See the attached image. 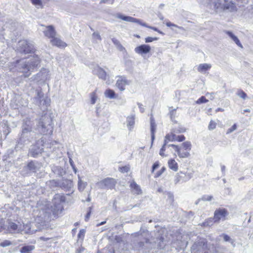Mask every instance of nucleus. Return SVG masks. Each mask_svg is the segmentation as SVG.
<instances>
[{
  "mask_svg": "<svg viewBox=\"0 0 253 253\" xmlns=\"http://www.w3.org/2000/svg\"><path fill=\"white\" fill-rule=\"evenodd\" d=\"M159 167V162H155L152 166V172H153Z\"/></svg>",
  "mask_w": 253,
  "mask_h": 253,
  "instance_id": "57",
  "label": "nucleus"
},
{
  "mask_svg": "<svg viewBox=\"0 0 253 253\" xmlns=\"http://www.w3.org/2000/svg\"><path fill=\"white\" fill-rule=\"evenodd\" d=\"M176 135L174 134H167L165 136V139L167 141L168 140L169 141H173L174 140H176Z\"/></svg>",
  "mask_w": 253,
  "mask_h": 253,
  "instance_id": "39",
  "label": "nucleus"
},
{
  "mask_svg": "<svg viewBox=\"0 0 253 253\" xmlns=\"http://www.w3.org/2000/svg\"><path fill=\"white\" fill-rule=\"evenodd\" d=\"M8 230L10 233H18L21 231L20 227H18V225L12 222H10L8 223Z\"/></svg>",
  "mask_w": 253,
  "mask_h": 253,
  "instance_id": "24",
  "label": "nucleus"
},
{
  "mask_svg": "<svg viewBox=\"0 0 253 253\" xmlns=\"http://www.w3.org/2000/svg\"><path fill=\"white\" fill-rule=\"evenodd\" d=\"M43 95L44 94L41 89H37L36 95L33 98V102L39 106L43 105L45 103Z\"/></svg>",
  "mask_w": 253,
  "mask_h": 253,
  "instance_id": "15",
  "label": "nucleus"
},
{
  "mask_svg": "<svg viewBox=\"0 0 253 253\" xmlns=\"http://www.w3.org/2000/svg\"><path fill=\"white\" fill-rule=\"evenodd\" d=\"M213 199V197L211 195H204L202 198V201H211Z\"/></svg>",
  "mask_w": 253,
  "mask_h": 253,
  "instance_id": "43",
  "label": "nucleus"
},
{
  "mask_svg": "<svg viewBox=\"0 0 253 253\" xmlns=\"http://www.w3.org/2000/svg\"><path fill=\"white\" fill-rule=\"evenodd\" d=\"M118 78L119 79L116 83V86L121 91H123L125 89V86L126 84H128L129 82L125 76H119Z\"/></svg>",
  "mask_w": 253,
  "mask_h": 253,
  "instance_id": "18",
  "label": "nucleus"
},
{
  "mask_svg": "<svg viewBox=\"0 0 253 253\" xmlns=\"http://www.w3.org/2000/svg\"><path fill=\"white\" fill-rule=\"evenodd\" d=\"M237 95L240 98H242L244 99H245L247 97V94L244 91L241 90L238 92Z\"/></svg>",
  "mask_w": 253,
  "mask_h": 253,
  "instance_id": "48",
  "label": "nucleus"
},
{
  "mask_svg": "<svg viewBox=\"0 0 253 253\" xmlns=\"http://www.w3.org/2000/svg\"><path fill=\"white\" fill-rule=\"evenodd\" d=\"M150 126H151V140L152 143L155 139V132L156 129V125L154 119L153 117L150 118Z\"/></svg>",
  "mask_w": 253,
  "mask_h": 253,
  "instance_id": "26",
  "label": "nucleus"
},
{
  "mask_svg": "<svg viewBox=\"0 0 253 253\" xmlns=\"http://www.w3.org/2000/svg\"><path fill=\"white\" fill-rule=\"evenodd\" d=\"M85 250L84 248L81 246L79 247L76 251V253H83Z\"/></svg>",
  "mask_w": 253,
  "mask_h": 253,
  "instance_id": "59",
  "label": "nucleus"
},
{
  "mask_svg": "<svg viewBox=\"0 0 253 253\" xmlns=\"http://www.w3.org/2000/svg\"><path fill=\"white\" fill-rule=\"evenodd\" d=\"M166 25L168 26V27H177L178 28V29H183V28L182 27H179V26H178L177 25L174 24H173L172 23H171L170 22H168L166 23Z\"/></svg>",
  "mask_w": 253,
  "mask_h": 253,
  "instance_id": "56",
  "label": "nucleus"
},
{
  "mask_svg": "<svg viewBox=\"0 0 253 253\" xmlns=\"http://www.w3.org/2000/svg\"><path fill=\"white\" fill-rule=\"evenodd\" d=\"M188 242L183 239L181 234H178L175 241L172 243V246L178 250H184L187 246Z\"/></svg>",
  "mask_w": 253,
  "mask_h": 253,
  "instance_id": "14",
  "label": "nucleus"
},
{
  "mask_svg": "<svg viewBox=\"0 0 253 253\" xmlns=\"http://www.w3.org/2000/svg\"><path fill=\"white\" fill-rule=\"evenodd\" d=\"M114 2V0H102L101 3H105L109 4H112Z\"/></svg>",
  "mask_w": 253,
  "mask_h": 253,
  "instance_id": "60",
  "label": "nucleus"
},
{
  "mask_svg": "<svg viewBox=\"0 0 253 253\" xmlns=\"http://www.w3.org/2000/svg\"><path fill=\"white\" fill-rule=\"evenodd\" d=\"M185 139V136L183 135H181L179 136H176V140L179 141V142H182L183 140H184Z\"/></svg>",
  "mask_w": 253,
  "mask_h": 253,
  "instance_id": "58",
  "label": "nucleus"
},
{
  "mask_svg": "<svg viewBox=\"0 0 253 253\" xmlns=\"http://www.w3.org/2000/svg\"><path fill=\"white\" fill-rule=\"evenodd\" d=\"M176 152L177 153L178 156L180 158H187L190 156L189 152H188L187 151L181 152V149L179 148L178 149V151H176Z\"/></svg>",
  "mask_w": 253,
  "mask_h": 253,
  "instance_id": "34",
  "label": "nucleus"
},
{
  "mask_svg": "<svg viewBox=\"0 0 253 253\" xmlns=\"http://www.w3.org/2000/svg\"><path fill=\"white\" fill-rule=\"evenodd\" d=\"M182 145L185 150L190 151L191 149V144L189 141L183 142Z\"/></svg>",
  "mask_w": 253,
  "mask_h": 253,
  "instance_id": "40",
  "label": "nucleus"
},
{
  "mask_svg": "<svg viewBox=\"0 0 253 253\" xmlns=\"http://www.w3.org/2000/svg\"><path fill=\"white\" fill-rule=\"evenodd\" d=\"M221 170L222 171V175L224 176L225 175L226 170V167L224 165H221Z\"/></svg>",
  "mask_w": 253,
  "mask_h": 253,
  "instance_id": "62",
  "label": "nucleus"
},
{
  "mask_svg": "<svg viewBox=\"0 0 253 253\" xmlns=\"http://www.w3.org/2000/svg\"><path fill=\"white\" fill-rule=\"evenodd\" d=\"M225 33L238 46L243 48V46L239 40L232 32L226 31Z\"/></svg>",
  "mask_w": 253,
  "mask_h": 253,
  "instance_id": "27",
  "label": "nucleus"
},
{
  "mask_svg": "<svg viewBox=\"0 0 253 253\" xmlns=\"http://www.w3.org/2000/svg\"><path fill=\"white\" fill-rule=\"evenodd\" d=\"M92 36L93 39L94 40H99V41H100L101 40V37L99 35V33H95V32L93 33L92 34Z\"/></svg>",
  "mask_w": 253,
  "mask_h": 253,
  "instance_id": "55",
  "label": "nucleus"
},
{
  "mask_svg": "<svg viewBox=\"0 0 253 253\" xmlns=\"http://www.w3.org/2000/svg\"><path fill=\"white\" fill-rule=\"evenodd\" d=\"M44 140L42 137L36 141L35 145L32 146L29 151V154L33 157H37L39 154H41L43 151V145Z\"/></svg>",
  "mask_w": 253,
  "mask_h": 253,
  "instance_id": "9",
  "label": "nucleus"
},
{
  "mask_svg": "<svg viewBox=\"0 0 253 253\" xmlns=\"http://www.w3.org/2000/svg\"><path fill=\"white\" fill-rule=\"evenodd\" d=\"M17 51L21 53L27 54L34 51L32 43L27 40H21L18 42Z\"/></svg>",
  "mask_w": 253,
  "mask_h": 253,
  "instance_id": "7",
  "label": "nucleus"
},
{
  "mask_svg": "<svg viewBox=\"0 0 253 253\" xmlns=\"http://www.w3.org/2000/svg\"><path fill=\"white\" fill-rule=\"evenodd\" d=\"M12 244L11 242L9 241V240H4L3 241H2L0 243V247H6L7 246H9Z\"/></svg>",
  "mask_w": 253,
  "mask_h": 253,
  "instance_id": "42",
  "label": "nucleus"
},
{
  "mask_svg": "<svg viewBox=\"0 0 253 253\" xmlns=\"http://www.w3.org/2000/svg\"><path fill=\"white\" fill-rule=\"evenodd\" d=\"M137 105L138 106V107L139 108V110H140V112L141 113H144V111H145V108L144 107H143V105L140 103H137Z\"/></svg>",
  "mask_w": 253,
  "mask_h": 253,
  "instance_id": "61",
  "label": "nucleus"
},
{
  "mask_svg": "<svg viewBox=\"0 0 253 253\" xmlns=\"http://www.w3.org/2000/svg\"><path fill=\"white\" fill-rule=\"evenodd\" d=\"M208 102V100L204 96H201L196 101V103L200 104L203 103H207Z\"/></svg>",
  "mask_w": 253,
  "mask_h": 253,
  "instance_id": "44",
  "label": "nucleus"
},
{
  "mask_svg": "<svg viewBox=\"0 0 253 253\" xmlns=\"http://www.w3.org/2000/svg\"><path fill=\"white\" fill-rule=\"evenodd\" d=\"M134 124L135 115H131L130 116H128L126 118V125L130 130L131 129V128L133 127Z\"/></svg>",
  "mask_w": 253,
  "mask_h": 253,
  "instance_id": "29",
  "label": "nucleus"
},
{
  "mask_svg": "<svg viewBox=\"0 0 253 253\" xmlns=\"http://www.w3.org/2000/svg\"><path fill=\"white\" fill-rule=\"evenodd\" d=\"M211 67V65L210 64L203 63L200 64L197 66V71L202 74H205L207 71L210 70Z\"/></svg>",
  "mask_w": 253,
  "mask_h": 253,
  "instance_id": "23",
  "label": "nucleus"
},
{
  "mask_svg": "<svg viewBox=\"0 0 253 253\" xmlns=\"http://www.w3.org/2000/svg\"><path fill=\"white\" fill-rule=\"evenodd\" d=\"M158 39H159V38L157 37L152 38V37H148L145 39V42L146 43L151 42H152L155 41H157V40H158Z\"/></svg>",
  "mask_w": 253,
  "mask_h": 253,
  "instance_id": "46",
  "label": "nucleus"
},
{
  "mask_svg": "<svg viewBox=\"0 0 253 253\" xmlns=\"http://www.w3.org/2000/svg\"><path fill=\"white\" fill-rule=\"evenodd\" d=\"M94 75H97L100 79L103 80L106 79L107 74L106 72L101 68L97 67L93 70Z\"/></svg>",
  "mask_w": 253,
  "mask_h": 253,
  "instance_id": "20",
  "label": "nucleus"
},
{
  "mask_svg": "<svg viewBox=\"0 0 253 253\" xmlns=\"http://www.w3.org/2000/svg\"><path fill=\"white\" fill-rule=\"evenodd\" d=\"M169 167L174 171L178 170V164L173 159H170L168 162Z\"/></svg>",
  "mask_w": 253,
  "mask_h": 253,
  "instance_id": "30",
  "label": "nucleus"
},
{
  "mask_svg": "<svg viewBox=\"0 0 253 253\" xmlns=\"http://www.w3.org/2000/svg\"><path fill=\"white\" fill-rule=\"evenodd\" d=\"M32 3L36 6H41L42 2L41 0H31Z\"/></svg>",
  "mask_w": 253,
  "mask_h": 253,
  "instance_id": "49",
  "label": "nucleus"
},
{
  "mask_svg": "<svg viewBox=\"0 0 253 253\" xmlns=\"http://www.w3.org/2000/svg\"><path fill=\"white\" fill-rule=\"evenodd\" d=\"M65 201V196L61 194H56L52 199L53 205L51 206V212L53 215L61 213L63 210V203Z\"/></svg>",
  "mask_w": 253,
  "mask_h": 253,
  "instance_id": "4",
  "label": "nucleus"
},
{
  "mask_svg": "<svg viewBox=\"0 0 253 253\" xmlns=\"http://www.w3.org/2000/svg\"><path fill=\"white\" fill-rule=\"evenodd\" d=\"M228 214L227 210L224 208L217 209L214 212V222L219 223L221 220L222 221L226 220V217Z\"/></svg>",
  "mask_w": 253,
  "mask_h": 253,
  "instance_id": "11",
  "label": "nucleus"
},
{
  "mask_svg": "<svg viewBox=\"0 0 253 253\" xmlns=\"http://www.w3.org/2000/svg\"><path fill=\"white\" fill-rule=\"evenodd\" d=\"M39 131L43 134H51L53 131L52 119L50 114L42 116L38 125Z\"/></svg>",
  "mask_w": 253,
  "mask_h": 253,
  "instance_id": "2",
  "label": "nucleus"
},
{
  "mask_svg": "<svg viewBox=\"0 0 253 253\" xmlns=\"http://www.w3.org/2000/svg\"><path fill=\"white\" fill-rule=\"evenodd\" d=\"M49 184L52 187H58L59 186V183L58 181L55 180H52L49 181Z\"/></svg>",
  "mask_w": 253,
  "mask_h": 253,
  "instance_id": "47",
  "label": "nucleus"
},
{
  "mask_svg": "<svg viewBox=\"0 0 253 253\" xmlns=\"http://www.w3.org/2000/svg\"><path fill=\"white\" fill-rule=\"evenodd\" d=\"M177 108L178 107L173 109L172 107H169V115L172 121H174V119H175L176 115V110Z\"/></svg>",
  "mask_w": 253,
  "mask_h": 253,
  "instance_id": "31",
  "label": "nucleus"
},
{
  "mask_svg": "<svg viewBox=\"0 0 253 253\" xmlns=\"http://www.w3.org/2000/svg\"><path fill=\"white\" fill-rule=\"evenodd\" d=\"M39 57L36 55L31 57L28 60H20L17 63V66L20 72L24 74L25 77H28L31 74L34 68L37 67L40 64Z\"/></svg>",
  "mask_w": 253,
  "mask_h": 253,
  "instance_id": "1",
  "label": "nucleus"
},
{
  "mask_svg": "<svg viewBox=\"0 0 253 253\" xmlns=\"http://www.w3.org/2000/svg\"><path fill=\"white\" fill-rule=\"evenodd\" d=\"M52 172L57 176L61 177L65 174V170L60 166H53L51 167Z\"/></svg>",
  "mask_w": 253,
  "mask_h": 253,
  "instance_id": "21",
  "label": "nucleus"
},
{
  "mask_svg": "<svg viewBox=\"0 0 253 253\" xmlns=\"http://www.w3.org/2000/svg\"><path fill=\"white\" fill-rule=\"evenodd\" d=\"M86 186V183L83 181L80 178L78 181V189L79 191H83Z\"/></svg>",
  "mask_w": 253,
  "mask_h": 253,
  "instance_id": "36",
  "label": "nucleus"
},
{
  "mask_svg": "<svg viewBox=\"0 0 253 253\" xmlns=\"http://www.w3.org/2000/svg\"><path fill=\"white\" fill-rule=\"evenodd\" d=\"M49 71L46 69L43 68L37 75L32 77L31 79L37 82L42 83L49 79Z\"/></svg>",
  "mask_w": 253,
  "mask_h": 253,
  "instance_id": "10",
  "label": "nucleus"
},
{
  "mask_svg": "<svg viewBox=\"0 0 253 253\" xmlns=\"http://www.w3.org/2000/svg\"><path fill=\"white\" fill-rule=\"evenodd\" d=\"M165 170H166V168L165 167H163L161 169V170H160L159 171H158L156 172L155 177L157 178V177H160Z\"/></svg>",
  "mask_w": 253,
  "mask_h": 253,
  "instance_id": "50",
  "label": "nucleus"
},
{
  "mask_svg": "<svg viewBox=\"0 0 253 253\" xmlns=\"http://www.w3.org/2000/svg\"><path fill=\"white\" fill-rule=\"evenodd\" d=\"M51 42L53 45L56 46L60 48H64L67 46V44L58 38L54 37L51 40Z\"/></svg>",
  "mask_w": 253,
  "mask_h": 253,
  "instance_id": "22",
  "label": "nucleus"
},
{
  "mask_svg": "<svg viewBox=\"0 0 253 253\" xmlns=\"http://www.w3.org/2000/svg\"><path fill=\"white\" fill-rule=\"evenodd\" d=\"M5 230L4 221L3 219H0V232Z\"/></svg>",
  "mask_w": 253,
  "mask_h": 253,
  "instance_id": "53",
  "label": "nucleus"
},
{
  "mask_svg": "<svg viewBox=\"0 0 253 253\" xmlns=\"http://www.w3.org/2000/svg\"><path fill=\"white\" fill-rule=\"evenodd\" d=\"M43 32L45 36L48 38L52 39L55 35V31L54 30V27L51 25L45 27Z\"/></svg>",
  "mask_w": 253,
  "mask_h": 253,
  "instance_id": "19",
  "label": "nucleus"
},
{
  "mask_svg": "<svg viewBox=\"0 0 253 253\" xmlns=\"http://www.w3.org/2000/svg\"><path fill=\"white\" fill-rule=\"evenodd\" d=\"M193 170H187L186 172L179 171L175 176L174 182L177 184L180 182H185L189 181L193 176Z\"/></svg>",
  "mask_w": 253,
  "mask_h": 253,
  "instance_id": "8",
  "label": "nucleus"
},
{
  "mask_svg": "<svg viewBox=\"0 0 253 253\" xmlns=\"http://www.w3.org/2000/svg\"><path fill=\"white\" fill-rule=\"evenodd\" d=\"M112 41L114 44H115L117 46L121 43L120 42L116 39L113 38L112 39Z\"/></svg>",
  "mask_w": 253,
  "mask_h": 253,
  "instance_id": "63",
  "label": "nucleus"
},
{
  "mask_svg": "<svg viewBox=\"0 0 253 253\" xmlns=\"http://www.w3.org/2000/svg\"><path fill=\"white\" fill-rule=\"evenodd\" d=\"M105 96L110 99L115 98L116 97L115 93L114 90L111 89H107L104 92Z\"/></svg>",
  "mask_w": 253,
  "mask_h": 253,
  "instance_id": "33",
  "label": "nucleus"
},
{
  "mask_svg": "<svg viewBox=\"0 0 253 253\" xmlns=\"http://www.w3.org/2000/svg\"><path fill=\"white\" fill-rule=\"evenodd\" d=\"M216 126V123L213 121H211L208 126V128L210 130H213L215 128Z\"/></svg>",
  "mask_w": 253,
  "mask_h": 253,
  "instance_id": "45",
  "label": "nucleus"
},
{
  "mask_svg": "<svg viewBox=\"0 0 253 253\" xmlns=\"http://www.w3.org/2000/svg\"><path fill=\"white\" fill-rule=\"evenodd\" d=\"M38 134L33 131L28 132L24 136L23 135V132H22L19 141L15 146V149L17 150L19 149H21L22 146L19 145H24L29 143L33 140L34 138H36V136Z\"/></svg>",
  "mask_w": 253,
  "mask_h": 253,
  "instance_id": "6",
  "label": "nucleus"
},
{
  "mask_svg": "<svg viewBox=\"0 0 253 253\" xmlns=\"http://www.w3.org/2000/svg\"><path fill=\"white\" fill-rule=\"evenodd\" d=\"M130 187L131 189V192L134 194L139 195L142 193L140 187L135 181H132L130 183Z\"/></svg>",
  "mask_w": 253,
  "mask_h": 253,
  "instance_id": "25",
  "label": "nucleus"
},
{
  "mask_svg": "<svg viewBox=\"0 0 253 253\" xmlns=\"http://www.w3.org/2000/svg\"><path fill=\"white\" fill-rule=\"evenodd\" d=\"M129 170V168L128 166H124L120 168V171L122 172H127Z\"/></svg>",
  "mask_w": 253,
  "mask_h": 253,
  "instance_id": "54",
  "label": "nucleus"
},
{
  "mask_svg": "<svg viewBox=\"0 0 253 253\" xmlns=\"http://www.w3.org/2000/svg\"><path fill=\"white\" fill-rule=\"evenodd\" d=\"M115 17L116 18L121 19L125 21L131 22V23H137L143 27L148 28L151 29H152L155 31H156V32L159 31V29L156 27L148 26L145 23L142 22L141 21V20H140L138 19H136V18H133L132 17L129 16H126V15H123L121 13H117L115 15Z\"/></svg>",
  "mask_w": 253,
  "mask_h": 253,
  "instance_id": "5",
  "label": "nucleus"
},
{
  "mask_svg": "<svg viewBox=\"0 0 253 253\" xmlns=\"http://www.w3.org/2000/svg\"><path fill=\"white\" fill-rule=\"evenodd\" d=\"M90 97L91 99V104H94L97 99V96L96 94L95 91L90 93Z\"/></svg>",
  "mask_w": 253,
  "mask_h": 253,
  "instance_id": "38",
  "label": "nucleus"
},
{
  "mask_svg": "<svg viewBox=\"0 0 253 253\" xmlns=\"http://www.w3.org/2000/svg\"><path fill=\"white\" fill-rule=\"evenodd\" d=\"M33 123L29 118H26L23 120L22 126V132H23L24 136L28 132L32 131V128Z\"/></svg>",
  "mask_w": 253,
  "mask_h": 253,
  "instance_id": "17",
  "label": "nucleus"
},
{
  "mask_svg": "<svg viewBox=\"0 0 253 253\" xmlns=\"http://www.w3.org/2000/svg\"><path fill=\"white\" fill-rule=\"evenodd\" d=\"M237 129V126L236 124L233 125L231 127L228 128L227 130L226 134H229Z\"/></svg>",
  "mask_w": 253,
  "mask_h": 253,
  "instance_id": "51",
  "label": "nucleus"
},
{
  "mask_svg": "<svg viewBox=\"0 0 253 253\" xmlns=\"http://www.w3.org/2000/svg\"><path fill=\"white\" fill-rule=\"evenodd\" d=\"M151 243L149 242L148 239H146L145 242H139L138 243V246L140 250H147L150 248H151Z\"/></svg>",
  "mask_w": 253,
  "mask_h": 253,
  "instance_id": "28",
  "label": "nucleus"
},
{
  "mask_svg": "<svg viewBox=\"0 0 253 253\" xmlns=\"http://www.w3.org/2000/svg\"><path fill=\"white\" fill-rule=\"evenodd\" d=\"M85 233V230L84 229H81L79 233L78 234V242H80L82 243L84 240V235Z\"/></svg>",
  "mask_w": 253,
  "mask_h": 253,
  "instance_id": "35",
  "label": "nucleus"
},
{
  "mask_svg": "<svg viewBox=\"0 0 253 253\" xmlns=\"http://www.w3.org/2000/svg\"><path fill=\"white\" fill-rule=\"evenodd\" d=\"M151 49V48L150 45L143 44L136 47L134 48V51L136 53L143 56V55L146 54L150 52Z\"/></svg>",
  "mask_w": 253,
  "mask_h": 253,
  "instance_id": "16",
  "label": "nucleus"
},
{
  "mask_svg": "<svg viewBox=\"0 0 253 253\" xmlns=\"http://www.w3.org/2000/svg\"><path fill=\"white\" fill-rule=\"evenodd\" d=\"M167 143H168V141H167L166 140H165L164 144L163 146H162V147L161 148V150L160 151V153L159 154L162 157L166 156V155L164 154V151L166 150L165 147L167 146Z\"/></svg>",
  "mask_w": 253,
  "mask_h": 253,
  "instance_id": "41",
  "label": "nucleus"
},
{
  "mask_svg": "<svg viewBox=\"0 0 253 253\" xmlns=\"http://www.w3.org/2000/svg\"><path fill=\"white\" fill-rule=\"evenodd\" d=\"M117 47L120 51H123L125 49V47L121 43L118 45Z\"/></svg>",
  "mask_w": 253,
  "mask_h": 253,
  "instance_id": "64",
  "label": "nucleus"
},
{
  "mask_svg": "<svg viewBox=\"0 0 253 253\" xmlns=\"http://www.w3.org/2000/svg\"><path fill=\"white\" fill-rule=\"evenodd\" d=\"M206 222H207V224H208L209 226H211L213 225V223L214 222V218L210 217L208 218L207 220H206Z\"/></svg>",
  "mask_w": 253,
  "mask_h": 253,
  "instance_id": "52",
  "label": "nucleus"
},
{
  "mask_svg": "<svg viewBox=\"0 0 253 253\" xmlns=\"http://www.w3.org/2000/svg\"><path fill=\"white\" fill-rule=\"evenodd\" d=\"M116 184V181L114 178L108 177L98 182L97 185L100 189L107 188L112 189L115 187Z\"/></svg>",
  "mask_w": 253,
  "mask_h": 253,
  "instance_id": "12",
  "label": "nucleus"
},
{
  "mask_svg": "<svg viewBox=\"0 0 253 253\" xmlns=\"http://www.w3.org/2000/svg\"><path fill=\"white\" fill-rule=\"evenodd\" d=\"M221 236L223 238L224 241L228 242L230 243L233 247L235 246V241L230 238L228 235L225 234H222Z\"/></svg>",
  "mask_w": 253,
  "mask_h": 253,
  "instance_id": "32",
  "label": "nucleus"
},
{
  "mask_svg": "<svg viewBox=\"0 0 253 253\" xmlns=\"http://www.w3.org/2000/svg\"><path fill=\"white\" fill-rule=\"evenodd\" d=\"M207 249L204 239H200L195 242L191 247L192 253H201Z\"/></svg>",
  "mask_w": 253,
  "mask_h": 253,
  "instance_id": "13",
  "label": "nucleus"
},
{
  "mask_svg": "<svg viewBox=\"0 0 253 253\" xmlns=\"http://www.w3.org/2000/svg\"><path fill=\"white\" fill-rule=\"evenodd\" d=\"M211 6L217 11L222 9L228 11H234L236 10V7L235 4L229 0H224L225 3L222 4L220 0H209Z\"/></svg>",
  "mask_w": 253,
  "mask_h": 253,
  "instance_id": "3",
  "label": "nucleus"
},
{
  "mask_svg": "<svg viewBox=\"0 0 253 253\" xmlns=\"http://www.w3.org/2000/svg\"><path fill=\"white\" fill-rule=\"evenodd\" d=\"M28 169L32 171L35 172L37 168L36 164L34 162H30L27 165Z\"/></svg>",
  "mask_w": 253,
  "mask_h": 253,
  "instance_id": "37",
  "label": "nucleus"
}]
</instances>
